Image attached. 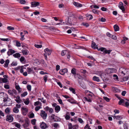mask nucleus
<instances>
[{
    "label": "nucleus",
    "mask_w": 129,
    "mask_h": 129,
    "mask_svg": "<svg viewBox=\"0 0 129 129\" xmlns=\"http://www.w3.org/2000/svg\"><path fill=\"white\" fill-rule=\"evenodd\" d=\"M114 28L115 31H117L119 30V27L118 26L116 25L114 26Z\"/></svg>",
    "instance_id": "obj_30"
},
{
    "label": "nucleus",
    "mask_w": 129,
    "mask_h": 129,
    "mask_svg": "<svg viewBox=\"0 0 129 129\" xmlns=\"http://www.w3.org/2000/svg\"><path fill=\"white\" fill-rule=\"evenodd\" d=\"M119 7L121 9L123 13H125V9L123 6V4L121 2H120L119 3Z\"/></svg>",
    "instance_id": "obj_3"
},
{
    "label": "nucleus",
    "mask_w": 129,
    "mask_h": 129,
    "mask_svg": "<svg viewBox=\"0 0 129 129\" xmlns=\"http://www.w3.org/2000/svg\"><path fill=\"white\" fill-rule=\"evenodd\" d=\"M112 89L113 90V91L116 92H118L119 90V89L115 87H113Z\"/></svg>",
    "instance_id": "obj_34"
},
{
    "label": "nucleus",
    "mask_w": 129,
    "mask_h": 129,
    "mask_svg": "<svg viewBox=\"0 0 129 129\" xmlns=\"http://www.w3.org/2000/svg\"><path fill=\"white\" fill-rule=\"evenodd\" d=\"M68 72V69L66 68L60 70L59 72V73L62 75H64L65 73Z\"/></svg>",
    "instance_id": "obj_6"
},
{
    "label": "nucleus",
    "mask_w": 129,
    "mask_h": 129,
    "mask_svg": "<svg viewBox=\"0 0 129 129\" xmlns=\"http://www.w3.org/2000/svg\"><path fill=\"white\" fill-rule=\"evenodd\" d=\"M39 3L37 2H33L31 3V5L32 7L38 6L39 5Z\"/></svg>",
    "instance_id": "obj_5"
},
{
    "label": "nucleus",
    "mask_w": 129,
    "mask_h": 129,
    "mask_svg": "<svg viewBox=\"0 0 129 129\" xmlns=\"http://www.w3.org/2000/svg\"><path fill=\"white\" fill-rule=\"evenodd\" d=\"M103 99L105 100L107 102H108L110 101V99L106 96L103 97Z\"/></svg>",
    "instance_id": "obj_54"
},
{
    "label": "nucleus",
    "mask_w": 129,
    "mask_h": 129,
    "mask_svg": "<svg viewBox=\"0 0 129 129\" xmlns=\"http://www.w3.org/2000/svg\"><path fill=\"white\" fill-rule=\"evenodd\" d=\"M40 115L44 119H46L47 116V114L43 110L41 111Z\"/></svg>",
    "instance_id": "obj_2"
},
{
    "label": "nucleus",
    "mask_w": 129,
    "mask_h": 129,
    "mask_svg": "<svg viewBox=\"0 0 129 129\" xmlns=\"http://www.w3.org/2000/svg\"><path fill=\"white\" fill-rule=\"evenodd\" d=\"M5 112L6 113H9L10 112V109L9 108H7L5 110Z\"/></svg>",
    "instance_id": "obj_53"
},
{
    "label": "nucleus",
    "mask_w": 129,
    "mask_h": 129,
    "mask_svg": "<svg viewBox=\"0 0 129 129\" xmlns=\"http://www.w3.org/2000/svg\"><path fill=\"white\" fill-rule=\"evenodd\" d=\"M84 129H91L88 124H87L84 128Z\"/></svg>",
    "instance_id": "obj_40"
},
{
    "label": "nucleus",
    "mask_w": 129,
    "mask_h": 129,
    "mask_svg": "<svg viewBox=\"0 0 129 129\" xmlns=\"http://www.w3.org/2000/svg\"><path fill=\"white\" fill-rule=\"evenodd\" d=\"M27 99H28V100L25 101L24 102V103L26 105H28V104H29V99H27L26 100H27Z\"/></svg>",
    "instance_id": "obj_58"
},
{
    "label": "nucleus",
    "mask_w": 129,
    "mask_h": 129,
    "mask_svg": "<svg viewBox=\"0 0 129 129\" xmlns=\"http://www.w3.org/2000/svg\"><path fill=\"white\" fill-rule=\"evenodd\" d=\"M75 77H74L75 78H78L79 79H81V75L78 73H76L75 75Z\"/></svg>",
    "instance_id": "obj_36"
},
{
    "label": "nucleus",
    "mask_w": 129,
    "mask_h": 129,
    "mask_svg": "<svg viewBox=\"0 0 129 129\" xmlns=\"http://www.w3.org/2000/svg\"><path fill=\"white\" fill-rule=\"evenodd\" d=\"M81 73L85 74H86V73H87V72L86 71L85 69H81Z\"/></svg>",
    "instance_id": "obj_44"
},
{
    "label": "nucleus",
    "mask_w": 129,
    "mask_h": 129,
    "mask_svg": "<svg viewBox=\"0 0 129 129\" xmlns=\"http://www.w3.org/2000/svg\"><path fill=\"white\" fill-rule=\"evenodd\" d=\"M16 46L17 47H20L21 46V44L19 42L17 41L16 42Z\"/></svg>",
    "instance_id": "obj_59"
},
{
    "label": "nucleus",
    "mask_w": 129,
    "mask_h": 129,
    "mask_svg": "<svg viewBox=\"0 0 129 129\" xmlns=\"http://www.w3.org/2000/svg\"><path fill=\"white\" fill-rule=\"evenodd\" d=\"M25 123L23 125V126L24 128H26L28 127L29 126V123L28 121L25 120Z\"/></svg>",
    "instance_id": "obj_19"
},
{
    "label": "nucleus",
    "mask_w": 129,
    "mask_h": 129,
    "mask_svg": "<svg viewBox=\"0 0 129 129\" xmlns=\"http://www.w3.org/2000/svg\"><path fill=\"white\" fill-rule=\"evenodd\" d=\"M8 93L10 95L12 96L13 95V93L12 92V91L11 90H9L8 91Z\"/></svg>",
    "instance_id": "obj_56"
},
{
    "label": "nucleus",
    "mask_w": 129,
    "mask_h": 129,
    "mask_svg": "<svg viewBox=\"0 0 129 129\" xmlns=\"http://www.w3.org/2000/svg\"><path fill=\"white\" fill-rule=\"evenodd\" d=\"M41 127L42 129H44L46 128H47L48 126L46 123L44 122H42L41 124Z\"/></svg>",
    "instance_id": "obj_14"
},
{
    "label": "nucleus",
    "mask_w": 129,
    "mask_h": 129,
    "mask_svg": "<svg viewBox=\"0 0 129 129\" xmlns=\"http://www.w3.org/2000/svg\"><path fill=\"white\" fill-rule=\"evenodd\" d=\"M33 67H32L30 68H27V70L28 74H30L32 73H34V71L33 70Z\"/></svg>",
    "instance_id": "obj_11"
},
{
    "label": "nucleus",
    "mask_w": 129,
    "mask_h": 129,
    "mask_svg": "<svg viewBox=\"0 0 129 129\" xmlns=\"http://www.w3.org/2000/svg\"><path fill=\"white\" fill-rule=\"evenodd\" d=\"M48 77V76L47 75H45L43 77V79L45 82L47 81Z\"/></svg>",
    "instance_id": "obj_49"
},
{
    "label": "nucleus",
    "mask_w": 129,
    "mask_h": 129,
    "mask_svg": "<svg viewBox=\"0 0 129 129\" xmlns=\"http://www.w3.org/2000/svg\"><path fill=\"white\" fill-rule=\"evenodd\" d=\"M13 120V117L11 115H7L6 116V120L9 122H12Z\"/></svg>",
    "instance_id": "obj_4"
},
{
    "label": "nucleus",
    "mask_w": 129,
    "mask_h": 129,
    "mask_svg": "<svg viewBox=\"0 0 129 129\" xmlns=\"http://www.w3.org/2000/svg\"><path fill=\"white\" fill-rule=\"evenodd\" d=\"M92 12L95 14H98V11L95 9L92 10Z\"/></svg>",
    "instance_id": "obj_64"
},
{
    "label": "nucleus",
    "mask_w": 129,
    "mask_h": 129,
    "mask_svg": "<svg viewBox=\"0 0 129 129\" xmlns=\"http://www.w3.org/2000/svg\"><path fill=\"white\" fill-rule=\"evenodd\" d=\"M59 118L56 116H55L54 119V121L55 122L58 121H59Z\"/></svg>",
    "instance_id": "obj_51"
},
{
    "label": "nucleus",
    "mask_w": 129,
    "mask_h": 129,
    "mask_svg": "<svg viewBox=\"0 0 129 129\" xmlns=\"http://www.w3.org/2000/svg\"><path fill=\"white\" fill-rule=\"evenodd\" d=\"M45 52L46 54H47L48 55H50L51 53V50H49L48 48H46L45 49Z\"/></svg>",
    "instance_id": "obj_12"
},
{
    "label": "nucleus",
    "mask_w": 129,
    "mask_h": 129,
    "mask_svg": "<svg viewBox=\"0 0 129 129\" xmlns=\"http://www.w3.org/2000/svg\"><path fill=\"white\" fill-rule=\"evenodd\" d=\"M68 51L67 50H62L61 51V55L62 56H64L65 55L68 53Z\"/></svg>",
    "instance_id": "obj_23"
},
{
    "label": "nucleus",
    "mask_w": 129,
    "mask_h": 129,
    "mask_svg": "<svg viewBox=\"0 0 129 129\" xmlns=\"http://www.w3.org/2000/svg\"><path fill=\"white\" fill-rule=\"evenodd\" d=\"M114 70V69L113 68H108L106 69V72L107 74L113 73V70Z\"/></svg>",
    "instance_id": "obj_13"
},
{
    "label": "nucleus",
    "mask_w": 129,
    "mask_h": 129,
    "mask_svg": "<svg viewBox=\"0 0 129 129\" xmlns=\"http://www.w3.org/2000/svg\"><path fill=\"white\" fill-rule=\"evenodd\" d=\"M86 18L87 20H89L92 19L93 17L92 15L87 14L86 15Z\"/></svg>",
    "instance_id": "obj_18"
},
{
    "label": "nucleus",
    "mask_w": 129,
    "mask_h": 129,
    "mask_svg": "<svg viewBox=\"0 0 129 129\" xmlns=\"http://www.w3.org/2000/svg\"><path fill=\"white\" fill-rule=\"evenodd\" d=\"M69 89L70 90L72 91V92L74 94H75L76 93V92H75V90L74 88H73L71 87H70L69 88Z\"/></svg>",
    "instance_id": "obj_33"
},
{
    "label": "nucleus",
    "mask_w": 129,
    "mask_h": 129,
    "mask_svg": "<svg viewBox=\"0 0 129 129\" xmlns=\"http://www.w3.org/2000/svg\"><path fill=\"white\" fill-rule=\"evenodd\" d=\"M97 45H96V44L93 41H92L91 46L92 48L94 49H98V47H97Z\"/></svg>",
    "instance_id": "obj_15"
},
{
    "label": "nucleus",
    "mask_w": 129,
    "mask_h": 129,
    "mask_svg": "<svg viewBox=\"0 0 129 129\" xmlns=\"http://www.w3.org/2000/svg\"><path fill=\"white\" fill-rule=\"evenodd\" d=\"M22 53L23 54L27 55L28 54L27 51L26 50H24L22 51Z\"/></svg>",
    "instance_id": "obj_60"
},
{
    "label": "nucleus",
    "mask_w": 129,
    "mask_h": 129,
    "mask_svg": "<svg viewBox=\"0 0 129 129\" xmlns=\"http://www.w3.org/2000/svg\"><path fill=\"white\" fill-rule=\"evenodd\" d=\"M27 88L29 91H30L31 89V86L30 85H28L27 86Z\"/></svg>",
    "instance_id": "obj_47"
},
{
    "label": "nucleus",
    "mask_w": 129,
    "mask_h": 129,
    "mask_svg": "<svg viewBox=\"0 0 129 129\" xmlns=\"http://www.w3.org/2000/svg\"><path fill=\"white\" fill-rule=\"evenodd\" d=\"M126 69L124 68H121L119 69V72L120 73L123 74V76L125 75V73H126Z\"/></svg>",
    "instance_id": "obj_8"
},
{
    "label": "nucleus",
    "mask_w": 129,
    "mask_h": 129,
    "mask_svg": "<svg viewBox=\"0 0 129 129\" xmlns=\"http://www.w3.org/2000/svg\"><path fill=\"white\" fill-rule=\"evenodd\" d=\"M16 84H17V83H16L15 84V88L16 89H17L18 91V93H20L21 92V91H22V89L20 88V87L18 85H17Z\"/></svg>",
    "instance_id": "obj_17"
},
{
    "label": "nucleus",
    "mask_w": 129,
    "mask_h": 129,
    "mask_svg": "<svg viewBox=\"0 0 129 129\" xmlns=\"http://www.w3.org/2000/svg\"><path fill=\"white\" fill-rule=\"evenodd\" d=\"M44 109L46 112L49 111L50 113H52L53 111V110L52 108H50L47 106Z\"/></svg>",
    "instance_id": "obj_7"
},
{
    "label": "nucleus",
    "mask_w": 129,
    "mask_h": 129,
    "mask_svg": "<svg viewBox=\"0 0 129 129\" xmlns=\"http://www.w3.org/2000/svg\"><path fill=\"white\" fill-rule=\"evenodd\" d=\"M88 58L93 60L94 61L95 60V59L92 56H87Z\"/></svg>",
    "instance_id": "obj_61"
},
{
    "label": "nucleus",
    "mask_w": 129,
    "mask_h": 129,
    "mask_svg": "<svg viewBox=\"0 0 129 129\" xmlns=\"http://www.w3.org/2000/svg\"><path fill=\"white\" fill-rule=\"evenodd\" d=\"M73 4L74 6L78 7H81L82 6L81 4L76 2H74Z\"/></svg>",
    "instance_id": "obj_20"
},
{
    "label": "nucleus",
    "mask_w": 129,
    "mask_h": 129,
    "mask_svg": "<svg viewBox=\"0 0 129 129\" xmlns=\"http://www.w3.org/2000/svg\"><path fill=\"white\" fill-rule=\"evenodd\" d=\"M13 111L15 113H17L19 112V110L18 108H17V107H15L13 108Z\"/></svg>",
    "instance_id": "obj_31"
},
{
    "label": "nucleus",
    "mask_w": 129,
    "mask_h": 129,
    "mask_svg": "<svg viewBox=\"0 0 129 129\" xmlns=\"http://www.w3.org/2000/svg\"><path fill=\"white\" fill-rule=\"evenodd\" d=\"M84 98L85 100L86 101H87L89 102H92L91 100L90 99H88L87 98L85 97H84Z\"/></svg>",
    "instance_id": "obj_52"
},
{
    "label": "nucleus",
    "mask_w": 129,
    "mask_h": 129,
    "mask_svg": "<svg viewBox=\"0 0 129 129\" xmlns=\"http://www.w3.org/2000/svg\"><path fill=\"white\" fill-rule=\"evenodd\" d=\"M8 79L6 78H2L0 77V83H6L8 82Z\"/></svg>",
    "instance_id": "obj_16"
},
{
    "label": "nucleus",
    "mask_w": 129,
    "mask_h": 129,
    "mask_svg": "<svg viewBox=\"0 0 129 129\" xmlns=\"http://www.w3.org/2000/svg\"><path fill=\"white\" fill-rule=\"evenodd\" d=\"M124 100L122 99L120 100L118 104L119 105H122L125 106L124 104H122L124 103Z\"/></svg>",
    "instance_id": "obj_25"
},
{
    "label": "nucleus",
    "mask_w": 129,
    "mask_h": 129,
    "mask_svg": "<svg viewBox=\"0 0 129 129\" xmlns=\"http://www.w3.org/2000/svg\"><path fill=\"white\" fill-rule=\"evenodd\" d=\"M106 35L110 37L113 39L116 40V39L117 38L116 36L111 34L109 32H107L106 33Z\"/></svg>",
    "instance_id": "obj_9"
},
{
    "label": "nucleus",
    "mask_w": 129,
    "mask_h": 129,
    "mask_svg": "<svg viewBox=\"0 0 129 129\" xmlns=\"http://www.w3.org/2000/svg\"><path fill=\"white\" fill-rule=\"evenodd\" d=\"M23 33L22 32H21L20 33V35L21 36V38H20V40L21 41H23L25 39V38H24V35H23Z\"/></svg>",
    "instance_id": "obj_32"
},
{
    "label": "nucleus",
    "mask_w": 129,
    "mask_h": 129,
    "mask_svg": "<svg viewBox=\"0 0 129 129\" xmlns=\"http://www.w3.org/2000/svg\"><path fill=\"white\" fill-rule=\"evenodd\" d=\"M76 69L75 68H73L71 70V73L74 75V77H75V75L77 73H76Z\"/></svg>",
    "instance_id": "obj_22"
},
{
    "label": "nucleus",
    "mask_w": 129,
    "mask_h": 129,
    "mask_svg": "<svg viewBox=\"0 0 129 129\" xmlns=\"http://www.w3.org/2000/svg\"><path fill=\"white\" fill-rule=\"evenodd\" d=\"M78 128V125H75L73 126V129H77Z\"/></svg>",
    "instance_id": "obj_63"
},
{
    "label": "nucleus",
    "mask_w": 129,
    "mask_h": 129,
    "mask_svg": "<svg viewBox=\"0 0 129 129\" xmlns=\"http://www.w3.org/2000/svg\"><path fill=\"white\" fill-rule=\"evenodd\" d=\"M36 120L35 119H33L31 121V123L33 125H35L36 124Z\"/></svg>",
    "instance_id": "obj_48"
},
{
    "label": "nucleus",
    "mask_w": 129,
    "mask_h": 129,
    "mask_svg": "<svg viewBox=\"0 0 129 129\" xmlns=\"http://www.w3.org/2000/svg\"><path fill=\"white\" fill-rule=\"evenodd\" d=\"M68 101L71 103L73 104H78V103L73 98H71L68 100Z\"/></svg>",
    "instance_id": "obj_10"
},
{
    "label": "nucleus",
    "mask_w": 129,
    "mask_h": 129,
    "mask_svg": "<svg viewBox=\"0 0 129 129\" xmlns=\"http://www.w3.org/2000/svg\"><path fill=\"white\" fill-rule=\"evenodd\" d=\"M27 94V91L24 92L22 94H21V96L22 97H24Z\"/></svg>",
    "instance_id": "obj_39"
},
{
    "label": "nucleus",
    "mask_w": 129,
    "mask_h": 129,
    "mask_svg": "<svg viewBox=\"0 0 129 129\" xmlns=\"http://www.w3.org/2000/svg\"><path fill=\"white\" fill-rule=\"evenodd\" d=\"M9 63V59H7L4 63V66L5 67L7 68L8 67V65Z\"/></svg>",
    "instance_id": "obj_24"
},
{
    "label": "nucleus",
    "mask_w": 129,
    "mask_h": 129,
    "mask_svg": "<svg viewBox=\"0 0 129 129\" xmlns=\"http://www.w3.org/2000/svg\"><path fill=\"white\" fill-rule=\"evenodd\" d=\"M115 118L116 119L118 120H120L122 119L123 117H122L120 116H115Z\"/></svg>",
    "instance_id": "obj_42"
},
{
    "label": "nucleus",
    "mask_w": 129,
    "mask_h": 129,
    "mask_svg": "<svg viewBox=\"0 0 129 129\" xmlns=\"http://www.w3.org/2000/svg\"><path fill=\"white\" fill-rule=\"evenodd\" d=\"M38 100H41V102H42L43 103H45L46 102V100H44L43 101H42V100H44V98H38Z\"/></svg>",
    "instance_id": "obj_41"
},
{
    "label": "nucleus",
    "mask_w": 129,
    "mask_h": 129,
    "mask_svg": "<svg viewBox=\"0 0 129 129\" xmlns=\"http://www.w3.org/2000/svg\"><path fill=\"white\" fill-rule=\"evenodd\" d=\"M112 51V50H107L106 49H105V50L103 51V53L105 54H109Z\"/></svg>",
    "instance_id": "obj_27"
},
{
    "label": "nucleus",
    "mask_w": 129,
    "mask_h": 129,
    "mask_svg": "<svg viewBox=\"0 0 129 129\" xmlns=\"http://www.w3.org/2000/svg\"><path fill=\"white\" fill-rule=\"evenodd\" d=\"M44 96L46 98H49L50 97V95L48 94L44 93H43Z\"/></svg>",
    "instance_id": "obj_50"
},
{
    "label": "nucleus",
    "mask_w": 129,
    "mask_h": 129,
    "mask_svg": "<svg viewBox=\"0 0 129 129\" xmlns=\"http://www.w3.org/2000/svg\"><path fill=\"white\" fill-rule=\"evenodd\" d=\"M34 114L33 113H31L30 114L29 116V117L30 118H34Z\"/></svg>",
    "instance_id": "obj_62"
},
{
    "label": "nucleus",
    "mask_w": 129,
    "mask_h": 129,
    "mask_svg": "<svg viewBox=\"0 0 129 129\" xmlns=\"http://www.w3.org/2000/svg\"><path fill=\"white\" fill-rule=\"evenodd\" d=\"M9 51L11 53V55H12L13 54L15 53V52L14 50H13L11 49H9Z\"/></svg>",
    "instance_id": "obj_43"
},
{
    "label": "nucleus",
    "mask_w": 129,
    "mask_h": 129,
    "mask_svg": "<svg viewBox=\"0 0 129 129\" xmlns=\"http://www.w3.org/2000/svg\"><path fill=\"white\" fill-rule=\"evenodd\" d=\"M69 114V113L67 112L66 115L65 116V118L67 120H69L70 118V116L68 115V114Z\"/></svg>",
    "instance_id": "obj_35"
},
{
    "label": "nucleus",
    "mask_w": 129,
    "mask_h": 129,
    "mask_svg": "<svg viewBox=\"0 0 129 129\" xmlns=\"http://www.w3.org/2000/svg\"><path fill=\"white\" fill-rule=\"evenodd\" d=\"M13 56L15 58H18L20 57V54L19 53H16L13 55Z\"/></svg>",
    "instance_id": "obj_29"
},
{
    "label": "nucleus",
    "mask_w": 129,
    "mask_h": 129,
    "mask_svg": "<svg viewBox=\"0 0 129 129\" xmlns=\"http://www.w3.org/2000/svg\"><path fill=\"white\" fill-rule=\"evenodd\" d=\"M92 79L93 80L98 82H99L100 81V79L98 77H97L95 76H94L93 77Z\"/></svg>",
    "instance_id": "obj_26"
},
{
    "label": "nucleus",
    "mask_w": 129,
    "mask_h": 129,
    "mask_svg": "<svg viewBox=\"0 0 129 129\" xmlns=\"http://www.w3.org/2000/svg\"><path fill=\"white\" fill-rule=\"evenodd\" d=\"M22 114L24 116H25L27 113L28 110L27 108L23 107L21 109Z\"/></svg>",
    "instance_id": "obj_1"
},
{
    "label": "nucleus",
    "mask_w": 129,
    "mask_h": 129,
    "mask_svg": "<svg viewBox=\"0 0 129 129\" xmlns=\"http://www.w3.org/2000/svg\"><path fill=\"white\" fill-rule=\"evenodd\" d=\"M98 51L100 50L101 51H104L105 49H106V48L104 47H101L99 49H97Z\"/></svg>",
    "instance_id": "obj_46"
},
{
    "label": "nucleus",
    "mask_w": 129,
    "mask_h": 129,
    "mask_svg": "<svg viewBox=\"0 0 129 129\" xmlns=\"http://www.w3.org/2000/svg\"><path fill=\"white\" fill-rule=\"evenodd\" d=\"M7 29L8 30H13L14 29V27L11 26H8Z\"/></svg>",
    "instance_id": "obj_57"
},
{
    "label": "nucleus",
    "mask_w": 129,
    "mask_h": 129,
    "mask_svg": "<svg viewBox=\"0 0 129 129\" xmlns=\"http://www.w3.org/2000/svg\"><path fill=\"white\" fill-rule=\"evenodd\" d=\"M114 77V79L116 81H118V77L116 74H114L113 76Z\"/></svg>",
    "instance_id": "obj_37"
},
{
    "label": "nucleus",
    "mask_w": 129,
    "mask_h": 129,
    "mask_svg": "<svg viewBox=\"0 0 129 129\" xmlns=\"http://www.w3.org/2000/svg\"><path fill=\"white\" fill-rule=\"evenodd\" d=\"M15 126L17 127L18 128H20L21 127V125L20 123H17L16 122H15Z\"/></svg>",
    "instance_id": "obj_38"
},
{
    "label": "nucleus",
    "mask_w": 129,
    "mask_h": 129,
    "mask_svg": "<svg viewBox=\"0 0 129 129\" xmlns=\"http://www.w3.org/2000/svg\"><path fill=\"white\" fill-rule=\"evenodd\" d=\"M82 25L83 26H86V27H88L89 25L88 23L83 22L82 23Z\"/></svg>",
    "instance_id": "obj_45"
},
{
    "label": "nucleus",
    "mask_w": 129,
    "mask_h": 129,
    "mask_svg": "<svg viewBox=\"0 0 129 129\" xmlns=\"http://www.w3.org/2000/svg\"><path fill=\"white\" fill-rule=\"evenodd\" d=\"M60 107L59 106L57 105L55 107V112H58V111H60Z\"/></svg>",
    "instance_id": "obj_28"
},
{
    "label": "nucleus",
    "mask_w": 129,
    "mask_h": 129,
    "mask_svg": "<svg viewBox=\"0 0 129 129\" xmlns=\"http://www.w3.org/2000/svg\"><path fill=\"white\" fill-rule=\"evenodd\" d=\"M34 46L37 48H41L42 47V45H39L38 44H35Z\"/></svg>",
    "instance_id": "obj_55"
},
{
    "label": "nucleus",
    "mask_w": 129,
    "mask_h": 129,
    "mask_svg": "<svg viewBox=\"0 0 129 129\" xmlns=\"http://www.w3.org/2000/svg\"><path fill=\"white\" fill-rule=\"evenodd\" d=\"M16 99H15V100L17 103H20L21 102L22 100L20 99L19 96H17L16 98Z\"/></svg>",
    "instance_id": "obj_21"
}]
</instances>
